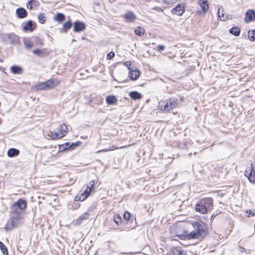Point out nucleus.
I'll return each mask as SVG.
<instances>
[{"mask_svg":"<svg viewBox=\"0 0 255 255\" xmlns=\"http://www.w3.org/2000/svg\"><path fill=\"white\" fill-rule=\"evenodd\" d=\"M23 222L21 213L11 212L9 219L5 226L4 229L6 231L12 230Z\"/></svg>","mask_w":255,"mask_h":255,"instance_id":"nucleus-1","label":"nucleus"},{"mask_svg":"<svg viewBox=\"0 0 255 255\" xmlns=\"http://www.w3.org/2000/svg\"><path fill=\"white\" fill-rule=\"evenodd\" d=\"M178 105V100L176 97H171L168 100L160 101L158 103L159 109L166 112H170Z\"/></svg>","mask_w":255,"mask_h":255,"instance_id":"nucleus-2","label":"nucleus"},{"mask_svg":"<svg viewBox=\"0 0 255 255\" xmlns=\"http://www.w3.org/2000/svg\"><path fill=\"white\" fill-rule=\"evenodd\" d=\"M60 83V81L56 78H51L46 82H41L34 86L37 91L50 90L56 87Z\"/></svg>","mask_w":255,"mask_h":255,"instance_id":"nucleus-3","label":"nucleus"},{"mask_svg":"<svg viewBox=\"0 0 255 255\" xmlns=\"http://www.w3.org/2000/svg\"><path fill=\"white\" fill-rule=\"evenodd\" d=\"M26 206L27 203L26 201L22 199H19L17 202L13 204L11 212L22 213L26 209Z\"/></svg>","mask_w":255,"mask_h":255,"instance_id":"nucleus-4","label":"nucleus"},{"mask_svg":"<svg viewBox=\"0 0 255 255\" xmlns=\"http://www.w3.org/2000/svg\"><path fill=\"white\" fill-rule=\"evenodd\" d=\"M244 175L247 177L250 182L252 183H255V171L253 168L252 163L251 166L245 171Z\"/></svg>","mask_w":255,"mask_h":255,"instance_id":"nucleus-5","label":"nucleus"},{"mask_svg":"<svg viewBox=\"0 0 255 255\" xmlns=\"http://www.w3.org/2000/svg\"><path fill=\"white\" fill-rule=\"evenodd\" d=\"M199 202L202 204L201 206H204L208 210L212 208L213 204V199L212 198H205L201 199Z\"/></svg>","mask_w":255,"mask_h":255,"instance_id":"nucleus-6","label":"nucleus"},{"mask_svg":"<svg viewBox=\"0 0 255 255\" xmlns=\"http://www.w3.org/2000/svg\"><path fill=\"white\" fill-rule=\"evenodd\" d=\"M90 194V190H85L80 195H76L74 198L75 201H83L85 200Z\"/></svg>","mask_w":255,"mask_h":255,"instance_id":"nucleus-7","label":"nucleus"},{"mask_svg":"<svg viewBox=\"0 0 255 255\" xmlns=\"http://www.w3.org/2000/svg\"><path fill=\"white\" fill-rule=\"evenodd\" d=\"M255 19V11L253 10H248L245 13V21L249 23Z\"/></svg>","mask_w":255,"mask_h":255,"instance_id":"nucleus-8","label":"nucleus"},{"mask_svg":"<svg viewBox=\"0 0 255 255\" xmlns=\"http://www.w3.org/2000/svg\"><path fill=\"white\" fill-rule=\"evenodd\" d=\"M74 31L76 32H79L84 30L86 28L85 24L84 22L76 21L73 24Z\"/></svg>","mask_w":255,"mask_h":255,"instance_id":"nucleus-9","label":"nucleus"},{"mask_svg":"<svg viewBox=\"0 0 255 255\" xmlns=\"http://www.w3.org/2000/svg\"><path fill=\"white\" fill-rule=\"evenodd\" d=\"M124 18L125 19V21L127 22H133L136 18L135 15L134 13L131 11H127L124 15Z\"/></svg>","mask_w":255,"mask_h":255,"instance_id":"nucleus-10","label":"nucleus"},{"mask_svg":"<svg viewBox=\"0 0 255 255\" xmlns=\"http://www.w3.org/2000/svg\"><path fill=\"white\" fill-rule=\"evenodd\" d=\"M9 41L12 44L17 45L19 42V37L13 33H9L7 35Z\"/></svg>","mask_w":255,"mask_h":255,"instance_id":"nucleus-11","label":"nucleus"},{"mask_svg":"<svg viewBox=\"0 0 255 255\" xmlns=\"http://www.w3.org/2000/svg\"><path fill=\"white\" fill-rule=\"evenodd\" d=\"M184 11V6L182 4H178L172 10V13L177 15H181Z\"/></svg>","mask_w":255,"mask_h":255,"instance_id":"nucleus-12","label":"nucleus"},{"mask_svg":"<svg viewBox=\"0 0 255 255\" xmlns=\"http://www.w3.org/2000/svg\"><path fill=\"white\" fill-rule=\"evenodd\" d=\"M15 12L17 17L19 18H25L27 15L26 10L22 7L17 8Z\"/></svg>","mask_w":255,"mask_h":255,"instance_id":"nucleus-13","label":"nucleus"},{"mask_svg":"<svg viewBox=\"0 0 255 255\" xmlns=\"http://www.w3.org/2000/svg\"><path fill=\"white\" fill-rule=\"evenodd\" d=\"M90 214L88 212H85L79 217L75 221V224L76 225H80L84 220H87L89 219Z\"/></svg>","mask_w":255,"mask_h":255,"instance_id":"nucleus-14","label":"nucleus"},{"mask_svg":"<svg viewBox=\"0 0 255 255\" xmlns=\"http://www.w3.org/2000/svg\"><path fill=\"white\" fill-rule=\"evenodd\" d=\"M139 71L137 69H131L129 71L128 73V77L130 78V79L135 80L139 77Z\"/></svg>","mask_w":255,"mask_h":255,"instance_id":"nucleus-15","label":"nucleus"},{"mask_svg":"<svg viewBox=\"0 0 255 255\" xmlns=\"http://www.w3.org/2000/svg\"><path fill=\"white\" fill-rule=\"evenodd\" d=\"M198 4L200 6L202 11L205 13L209 9L207 0H199Z\"/></svg>","mask_w":255,"mask_h":255,"instance_id":"nucleus-16","label":"nucleus"},{"mask_svg":"<svg viewBox=\"0 0 255 255\" xmlns=\"http://www.w3.org/2000/svg\"><path fill=\"white\" fill-rule=\"evenodd\" d=\"M201 204L199 202L195 205V210L196 212H199L201 214H206L208 212V210L203 205L201 206Z\"/></svg>","mask_w":255,"mask_h":255,"instance_id":"nucleus-17","label":"nucleus"},{"mask_svg":"<svg viewBox=\"0 0 255 255\" xmlns=\"http://www.w3.org/2000/svg\"><path fill=\"white\" fill-rule=\"evenodd\" d=\"M19 153L20 151L18 149L14 148H11L8 150L7 155L9 157H13L18 156Z\"/></svg>","mask_w":255,"mask_h":255,"instance_id":"nucleus-18","label":"nucleus"},{"mask_svg":"<svg viewBox=\"0 0 255 255\" xmlns=\"http://www.w3.org/2000/svg\"><path fill=\"white\" fill-rule=\"evenodd\" d=\"M118 100L115 96H108L106 98V102L108 105H116Z\"/></svg>","mask_w":255,"mask_h":255,"instance_id":"nucleus-19","label":"nucleus"},{"mask_svg":"<svg viewBox=\"0 0 255 255\" xmlns=\"http://www.w3.org/2000/svg\"><path fill=\"white\" fill-rule=\"evenodd\" d=\"M62 134V133H60L58 131L57 132L50 131L48 135L52 139H58L63 137Z\"/></svg>","mask_w":255,"mask_h":255,"instance_id":"nucleus-20","label":"nucleus"},{"mask_svg":"<svg viewBox=\"0 0 255 255\" xmlns=\"http://www.w3.org/2000/svg\"><path fill=\"white\" fill-rule=\"evenodd\" d=\"M11 72L14 74H20L22 73L21 67L17 65H13L10 68Z\"/></svg>","mask_w":255,"mask_h":255,"instance_id":"nucleus-21","label":"nucleus"},{"mask_svg":"<svg viewBox=\"0 0 255 255\" xmlns=\"http://www.w3.org/2000/svg\"><path fill=\"white\" fill-rule=\"evenodd\" d=\"M129 96L130 98L133 100H139L142 97L141 94L137 91H132L130 92Z\"/></svg>","mask_w":255,"mask_h":255,"instance_id":"nucleus-22","label":"nucleus"},{"mask_svg":"<svg viewBox=\"0 0 255 255\" xmlns=\"http://www.w3.org/2000/svg\"><path fill=\"white\" fill-rule=\"evenodd\" d=\"M68 130V128L67 126L65 124H62L61 125H60L58 128H57V131L60 133H63V136L65 135V134L67 133Z\"/></svg>","mask_w":255,"mask_h":255,"instance_id":"nucleus-23","label":"nucleus"},{"mask_svg":"<svg viewBox=\"0 0 255 255\" xmlns=\"http://www.w3.org/2000/svg\"><path fill=\"white\" fill-rule=\"evenodd\" d=\"M34 27H33V22L32 20H28L27 23L25 25V26L23 28V30L25 31H32Z\"/></svg>","mask_w":255,"mask_h":255,"instance_id":"nucleus-24","label":"nucleus"},{"mask_svg":"<svg viewBox=\"0 0 255 255\" xmlns=\"http://www.w3.org/2000/svg\"><path fill=\"white\" fill-rule=\"evenodd\" d=\"M202 239L195 230L192 231L189 234L187 235V240Z\"/></svg>","mask_w":255,"mask_h":255,"instance_id":"nucleus-25","label":"nucleus"},{"mask_svg":"<svg viewBox=\"0 0 255 255\" xmlns=\"http://www.w3.org/2000/svg\"><path fill=\"white\" fill-rule=\"evenodd\" d=\"M170 254L172 255H182L183 251L179 248H173L171 249Z\"/></svg>","mask_w":255,"mask_h":255,"instance_id":"nucleus-26","label":"nucleus"},{"mask_svg":"<svg viewBox=\"0 0 255 255\" xmlns=\"http://www.w3.org/2000/svg\"><path fill=\"white\" fill-rule=\"evenodd\" d=\"M206 229V228H200L199 229L194 230L197 233H198L201 238H203L206 236L207 234Z\"/></svg>","mask_w":255,"mask_h":255,"instance_id":"nucleus-27","label":"nucleus"},{"mask_svg":"<svg viewBox=\"0 0 255 255\" xmlns=\"http://www.w3.org/2000/svg\"><path fill=\"white\" fill-rule=\"evenodd\" d=\"M240 29L238 27H233L230 29V32L235 36H239L240 33Z\"/></svg>","mask_w":255,"mask_h":255,"instance_id":"nucleus-28","label":"nucleus"},{"mask_svg":"<svg viewBox=\"0 0 255 255\" xmlns=\"http://www.w3.org/2000/svg\"><path fill=\"white\" fill-rule=\"evenodd\" d=\"M46 49H35L33 51V53L38 56H43L44 54V50Z\"/></svg>","mask_w":255,"mask_h":255,"instance_id":"nucleus-29","label":"nucleus"},{"mask_svg":"<svg viewBox=\"0 0 255 255\" xmlns=\"http://www.w3.org/2000/svg\"><path fill=\"white\" fill-rule=\"evenodd\" d=\"M134 33L139 36L142 35L144 33V30L139 26L135 27L134 30Z\"/></svg>","mask_w":255,"mask_h":255,"instance_id":"nucleus-30","label":"nucleus"},{"mask_svg":"<svg viewBox=\"0 0 255 255\" xmlns=\"http://www.w3.org/2000/svg\"><path fill=\"white\" fill-rule=\"evenodd\" d=\"M193 227L195 230L199 229L200 228H206L205 225L201 224L199 222L196 221L193 224Z\"/></svg>","mask_w":255,"mask_h":255,"instance_id":"nucleus-31","label":"nucleus"},{"mask_svg":"<svg viewBox=\"0 0 255 255\" xmlns=\"http://www.w3.org/2000/svg\"><path fill=\"white\" fill-rule=\"evenodd\" d=\"M114 221L117 225H120L122 222L121 216L119 214L114 215Z\"/></svg>","mask_w":255,"mask_h":255,"instance_id":"nucleus-32","label":"nucleus"},{"mask_svg":"<svg viewBox=\"0 0 255 255\" xmlns=\"http://www.w3.org/2000/svg\"><path fill=\"white\" fill-rule=\"evenodd\" d=\"M221 8L218 9V19H220V20L224 21L225 20L228 16L227 15H225L224 13L223 12V10H222V12L221 14Z\"/></svg>","mask_w":255,"mask_h":255,"instance_id":"nucleus-33","label":"nucleus"},{"mask_svg":"<svg viewBox=\"0 0 255 255\" xmlns=\"http://www.w3.org/2000/svg\"><path fill=\"white\" fill-rule=\"evenodd\" d=\"M54 19L57 21L62 22L65 19V15L63 13H58L55 15Z\"/></svg>","mask_w":255,"mask_h":255,"instance_id":"nucleus-34","label":"nucleus"},{"mask_svg":"<svg viewBox=\"0 0 255 255\" xmlns=\"http://www.w3.org/2000/svg\"><path fill=\"white\" fill-rule=\"evenodd\" d=\"M0 249L3 254V255H8L7 249L5 246L0 241Z\"/></svg>","mask_w":255,"mask_h":255,"instance_id":"nucleus-35","label":"nucleus"},{"mask_svg":"<svg viewBox=\"0 0 255 255\" xmlns=\"http://www.w3.org/2000/svg\"><path fill=\"white\" fill-rule=\"evenodd\" d=\"M248 38L251 41H255V29L248 31Z\"/></svg>","mask_w":255,"mask_h":255,"instance_id":"nucleus-36","label":"nucleus"},{"mask_svg":"<svg viewBox=\"0 0 255 255\" xmlns=\"http://www.w3.org/2000/svg\"><path fill=\"white\" fill-rule=\"evenodd\" d=\"M72 26V23L70 21H66L63 24V29L65 31L69 29Z\"/></svg>","mask_w":255,"mask_h":255,"instance_id":"nucleus-37","label":"nucleus"},{"mask_svg":"<svg viewBox=\"0 0 255 255\" xmlns=\"http://www.w3.org/2000/svg\"><path fill=\"white\" fill-rule=\"evenodd\" d=\"M24 43L26 48H31L33 46L31 41L28 39H24Z\"/></svg>","mask_w":255,"mask_h":255,"instance_id":"nucleus-38","label":"nucleus"},{"mask_svg":"<svg viewBox=\"0 0 255 255\" xmlns=\"http://www.w3.org/2000/svg\"><path fill=\"white\" fill-rule=\"evenodd\" d=\"M38 18L39 22L41 24H43L46 21L45 16L41 13L38 15Z\"/></svg>","mask_w":255,"mask_h":255,"instance_id":"nucleus-39","label":"nucleus"},{"mask_svg":"<svg viewBox=\"0 0 255 255\" xmlns=\"http://www.w3.org/2000/svg\"><path fill=\"white\" fill-rule=\"evenodd\" d=\"M124 218L127 221H130L131 219V214L128 211H126L124 214Z\"/></svg>","mask_w":255,"mask_h":255,"instance_id":"nucleus-40","label":"nucleus"},{"mask_svg":"<svg viewBox=\"0 0 255 255\" xmlns=\"http://www.w3.org/2000/svg\"><path fill=\"white\" fill-rule=\"evenodd\" d=\"M94 184H95V181L94 180L90 181L89 182L86 189L90 190V192H91L92 191V189L93 188V187L94 186Z\"/></svg>","mask_w":255,"mask_h":255,"instance_id":"nucleus-41","label":"nucleus"},{"mask_svg":"<svg viewBox=\"0 0 255 255\" xmlns=\"http://www.w3.org/2000/svg\"><path fill=\"white\" fill-rule=\"evenodd\" d=\"M178 0H162L164 3L167 4H173L176 2Z\"/></svg>","mask_w":255,"mask_h":255,"instance_id":"nucleus-42","label":"nucleus"},{"mask_svg":"<svg viewBox=\"0 0 255 255\" xmlns=\"http://www.w3.org/2000/svg\"><path fill=\"white\" fill-rule=\"evenodd\" d=\"M115 53L113 51H111L107 54V59L111 60L115 56Z\"/></svg>","mask_w":255,"mask_h":255,"instance_id":"nucleus-43","label":"nucleus"},{"mask_svg":"<svg viewBox=\"0 0 255 255\" xmlns=\"http://www.w3.org/2000/svg\"><path fill=\"white\" fill-rule=\"evenodd\" d=\"M168 49H157V50L158 51V52L163 54H167V52H168V51H167V50ZM169 53H170V52H169Z\"/></svg>","mask_w":255,"mask_h":255,"instance_id":"nucleus-44","label":"nucleus"},{"mask_svg":"<svg viewBox=\"0 0 255 255\" xmlns=\"http://www.w3.org/2000/svg\"><path fill=\"white\" fill-rule=\"evenodd\" d=\"M34 2V0H31L29 1L28 5H27V8L29 9H31L32 8V4Z\"/></svg>","mask_w":255,"mask_h":255,"instance_id":"nucleus-45","label":"nucleus"},{"mask_svg":"<svg viewBox=\"0 0 255 255\" xmlns=\"http://www.w3.org/2000/svg\"><path fill=\"white\" fill-rule=\"evenodd\" d=\"M124 64L129 69V71L130 70L132 69V68H131L130 67V66L131 65V62L130 61H126V62H125Z\"/></svg>","mask_w":255,"mask_h":255,"instance_id":"nucleus-46","label":"nucleus"},{"mask_svg":"<svg viewBox=\"0 0 255 255\" xmlns=\"http://www.w3.org/2000/svg\"><path fill=\"white\" fill-rule=\"evenodd\" d=\"M67 149H68V147H66L64 144L59 146V150L61 151H64Z\"/></svg>","mask_w":255,"mask_h":255,"instance_id":"nucleus-47","label":"nucleus"},{"mask_svg":"<svg viewBox=\"0 0 255 255\" xmlns=\"http://www.w3.org/2000/svg\"><path fill=\"white\" fill-rule=\"evenodd\" d=\"M35 39H36V41L35 42L37 44H43V39H42L41 38H35Z\"/></svg>","mask_w":255,"mask_h":255,"instance_id":"nucleus-48","label":"nucleus"},{"mask_svg":"<svg viewBox=\"0 0 255 255\" xmlns=\"http://www.w3.org/2000/svg\"><path fill=\"white\" fill-rule=\"evenodd\" d=\"M178 237H179V239L181 240H185V239L187 240V235H180L178 236Z\"/></svg>","mask_w":255,"mask_h":255,"instance_id":"nucleus-49","label":"nucleus"},{"mask_svg":"<svg viewBox=\"0 0 255 255\" xmlns=\"http://www.w3.org/2000/svg\"><path fill=\"white\" fill-rule=\"evenodd\" d=\"M152 9L153 10H157L158 11H161V12L163 11V10L160 7H158V6H155V7H153Z\"/></svg>","mask_w":255,"mask_h":255,"instance_id":"nucleus-50","label":"nucleus"},{"mask_svg":"<svg viewBox=\"0 0 255 255\" xmlns=\"http://www.w3.org/2000/svg\"><path fill=\"white\" fill-rule=\"evenodd\" d=\"M64 144L66 147H68V149L71 148L70 144L69 142H66Z\"/></svg>","mask_w":255,"mask_h":255,"instance_id":"nucleus-51","label":"nucleus"},{"mask_svg":"<svg viewBox=\"0 0 255 255\" xmlns=\"http://www.w3.org/2000/svg\"><path fill=\"white\" fill-rule=\"evenodd\" d=\"M74 142H72L70 144L71 149H73L75 147H76V145H74Z\"/></svg>","mask_w":255,"mask_h":255,"instance_id":"nucleus-52","label":"nucleus"},{"mask_svg":"<svg viewBox=\"0 0 255 255\" xmlns=\"http://www.w3.org/2000/svg\"><path fill=\"white\" fill-rule=\"evenodd\" d=\"M249 216H250L251 214H252V216H254L255 215L254 213L252 212V210H249Z\"/></svg>","mask_w":255,"mask_h":255,"instance_id":"nucleus-53","label":"nucleus"},{"mask_svg":"<svg viewBox=\"0 0 255 255\" xmlns=\"http://www.w3.org/2000/svg\"><path fill=\"white\" fill-rule=\"evenodd\" d=\"M110 149H103V150H99L98 151H97V153H100L102 151H109Z\"/></svg>","mask_w":255,"mask_h":255,"instance_id":"nucleus-54","label":"nucleus"},{"mask_svg":"<svg viewBox=\"0 0 255 255\" xmlns=\"http://www.w3.org/2000/svg\"><path fill=\"white\" fill-rule=\"evenodd\" d=\"M80 143H81V142L80 141H77L76 142H75L74 143V145H76V146H77V145H79L80 144Z\"/></svg>","mask_w":255,"mask_h":255,"instance_id":"nucleus-55","label":"nucleus"},{"mask_svg":"<svg viewBox=\"0 0 255 255\" xmlns=\"http://www.w3.org/2000/svg\"><path fill=\"white\" fill-rule=\"evenodd\" d=\"M80 143H81V142L80 141H77L76 142H75L74 143V145H76V146H77V145H79L80 144Z\"/></svg>","mask_w":255,"mask_h":255,"instance_id":"nucleus-56","label":"nucleus"},{"mask_svg":"<svg viewBox=\"0 0 255 255\" xmlns=\"http://www.w3.org/2000/svg\"><path fill=\"white\" fill-rule=\"evenodd\" d=\"M121 254H126V255H131V254H132V253H130V252H129V253H121Z\"/></svg>","mask_w":255,"mask_h":255,"instance_id":"nucleus-57","label":"nucleus"},{"mask_svg":"<svg viewBox=\"0 0 255 255\" xmlns=\"http://www.w3.org/2000/svg\"><path fill=\"white\" fill-rule=\"evenodd\" d=\"M157 48H164V47L163 45H159L158 46Z\"/></svg>","mask_w":255,"mask_h":255,"instance_id":"nucleus-58","label":"nucleus"},{"mask_svg":"<svg viewBox=\"0 0 255 255\" xmlns=\"http://www.w3.org/2000/svg\"><path fill=\"white\" fill-rule=\"evenodd\" d=\"M3 60L1 59H0V62H2Z\"/></svg>","mask_w":255,"mask_h":255,"instance_id":"nucleus-59","label":"nucleus"},{"mask_svg":"<svg viewBox=\"0 0 255 255\" xmlns=\"http://www.w3.org/2000/svg\"><path fill=\"white\" fill-rule=\"evenodd\" d=\"M171 56H172L171 55H168V57H171Z\"/></svg>","mask_w":255,"mask_h":255,"instance_id":"nucleus-60","label":"nucleus"}]
</instances>
